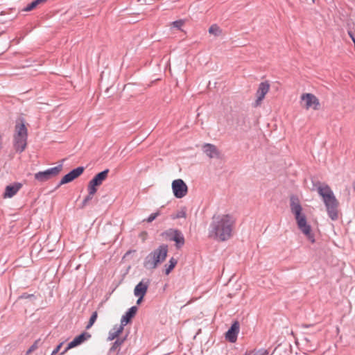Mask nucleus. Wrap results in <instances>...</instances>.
Listing matches in <instances>:
<instances>
[{
  "mask_svg": "<svg viewBox=\"0 0 355 355\" xmlns=\"http://www.w3.org/2000/svg\"><path fill=\"white\" fill-rule=\"evenodd\" d=\"M236 220L231 214H214L211 218L208 236L219 241H226L233 235Z\"/></svg>",
  "mask_w": 355,
  "mask_h": 355,
  "instance_id": "nucleus-1",
  "label": "nucleus"
},
{
  "mask_svg": "<svg viewBox=\"0 0 355 355\" xmlns=\"http://www.w3.org/2000/svg\"><path fill=\"white\" fill-rule=\"evenodd\" d=\"M314 187L322 198L329 217L332 220H336L338 218L339 202L336 198L333 191L329 185L321 184L319 182L314 184Z\"/></svg>",
  "mask_w": 355,
  "mask_h": 355,
  "instance_id": "nucleus-2",
  "label": "nucleus"
},
{
  "mask_svg": "<svg viewBox=\"0 0 355 355\" xmlns=\"http://www.w3.org/2000/svg\"><path fill=\"white\" fill-rule=\"evenodd\" d=\"M291 212L295 215L298 228L312 243H315L314 235L311 232V226L307 224L304 214H302V207L297 197L292 196L290 198Z\"/></svg>",
  "mask_w": 355,
  "mask_h": 355,
  "instance_id": "nucleus-3",
  "label": "nucleus"
},
{
  "mask_svg": "<svg viewBox=\"0 0 355 355\" xmlns=\"http://www.w3.org/2000/svg\"><path fill=\"white\" fill-rule=\"evenodd\" d=\"M168 254V245L162 244L149 253L144 259V267L148 270L155 269L165 261Z\"/></svg>",
  "mask_w": 355,
  "mask_h": 355,
  "instance_id": "nucleus-4",
  "label": "nucleus"
},
{
  "mask_svg": "<svg viewBox=\"0 0 355 355\" xmlns=\"http://www.w3.org/2000/svg\"><path fill=\"white\" fill-rule=\"evenodd\" d=\"M28 131L24 123H17L14 134V148L17 152L22 153L27 144Z\"/></svg>",
  "mask_w": 355,
  "mask_h": 355,
  "instance_id": "nucleus-5",
  "label": "nucleus"
},
{
  "mask_svg": "<svg viewBox=\"0 0 355 355\" xmlns=\"http://www.w3.org/2000/svg\"><path fill=\"white\" fill-rule=\"evenodd\" d=\"M62 169V166L60 164L44 171H40L35 174V179L40 182H46L53 177L58 175Z\"/></svg>",
  "mask_w": 355,
  "mask_h": 355,
  "instance_id": "nucleus-6",
  "label": "nucleus"
},
{
  "mask_svg": "<svg viewBox=\"0 0 355 355\" xmlns=\"http://www.w3.org/2000/svg\"><path fill=\"white\" fill-rule=\"evenodd\" d=\"M166 239L175 242L177 248H180L184 244V237L178 230L169 229L163 233Z\"/></svg>",
  "mask_w": 355,
  "mask_h": 355,
  "instance_id": "nucleus-7",
  "label": "nucleus"
},
{
  "mask_svg": "<svg viewBox=\"0 0 355 355\" xmlns=\"http://www.w3.org/2000/svg\"><path fill=\"white\" fill-rule=\"evenodd\" d=\"M171 187L173 195L177 198H182L188 193V187L182 179L173 180Z\"/></svg>",
  "mask_w": 355,
  "mask_h": 355,
  "instance_id": "nucleus-8",
  "label": "nucleus"
},
{
  "mask_svg": "<svg viewBox=\"0 0 355 355\" xmlns=\"http://www.w3.org/2000/svg\"><path fill=\"white\" fill-rule=\"evenodd\" d=\"M84 170L85 168L83 166H79L73 169L61 179L58 187L72 182L73 180L78 178L84 172Z\"/></svg>",
  "mask_w": 355,
  "mask_h": 355,
  "instance_id": "nucleus-9",
  "label": "nucleus"
},
{
  "mask_svg": "<svg viewBox=\"0 0 355 355\" xmlns=\"http://www.w3.org/2000/svg\"><path fill=\"white\" fill-rule=\"evenodd\" d=\"M301 99L305 102L306 109L308 110L310 107L315 110L319 109V100L315 95L309 93L303 94L301 96Z\"/></svg>",
  "mask_w": 355,
  "mask_h": 355,
  "instance_id": "nucleus-10",
  "label": "nucleus"
},
{
  "mask_svg": "<svg viewBox=\"0 0 355 355\" xmlns=\"http://www.w3.org/2000/svg\"><path fill=\"white\" fill-rule=\"evenodd\" d=\"M91 337V335L87 332H83L79 336L74 338V339L71 341L66 349L60 354V355H62L65 354L68 350L70 349H72L73 347H76L82 343H83L85 341H86L87 339H89Z\"/></svg>",
  "mask_w": 355,
  "mask_h": 355,
  "instance_id": "nucleus-11",
  "label": "nucleus"
},
{
  "mask_svg": "<svg viewBox=\"0 0 355 355\" xmlns=\"http://www.w3.org/2000/svg\"><path fill=\"white\" fill-rule=\"evenodd\" d=\"M269 89L270 85L268 82H262L259 84L256 92L257 100L255 101V107L261 105V101L264 98L266 94L268 92Z\"/></svg>",
  "mask_w": 355,
  "mask_h": 355,
  "instance_id": "nucleus-12",
  "label": "nucleus"
},
{
  "mask_svg": "<svg viewBox=\"0 0 355 355\" xmlns=\"http://www.w3.org/2000/svg\"><path fill=\"white\" fill-rule=\"evenodd\" d=\"M240 324L238 321H234L228 331L226 332L225 337L231 343L236 342L239 332Z\"/></svg>",
  "mask_w": 355,
  "mask_h": 355,
  "instance_id": "nucleus-13",
  "label": "nucleus"
},
{
  "mask_svg": "<svg viewBox=\"0 0 355 355\" xmlns=\"http://www.w3.org/2000/svg\"><path fill=\"white\" fill-rule=\"evenodd\" d=\"M203 152L209 158H219L220 153L216 146L211 144H205L202 146Z\"/></svg>",
  "mask_w": 355,
  "mask_h": 355,
  "instance_id": "nucleus-14",
  "label": "nucleus"
},
{
  "mask_svg": "<svg viewBox=\"0 0 355 355\" xmlns=\"http://www.w3.org/2000/svg\"><path fill=\"white\" fill-rule=\"evenodd\" d=\"M148 286V279H146V281L144 279L141 280L135 288V295H141V297H144L147 293Z\"/></svg>",
  "mask_w": 355,
  "mask_h": 355,
  "instance_id": "nucleus-15",
  "label": "nucleus"
},
{
  "mask_svg": "<svg viewBox=\"0 0 355 355\" xmlns=\"http://www.w3.org/2000/svg\"><path fill=\"white\" fill-rule=\"evenodd\" d=\"M137 311V307L135 306H132L130 309H129L128 311L125 313V314L122 316L120 325L124 327L125 325H126L132 320V318H134V316L135 315Z\"/></svg>",
  "mask_w": 355,
  "mask_h": 355,
  "instance_id": "nucleus-16",
  "label": "nucleus"
},
{
  "mask_svg": "<svg viewBox=\"0 0 355 355\" xmlns=\"http://www.w3.org/2000/svg\"><path fill=\"white\" fill-rule=\"evenodd\" d=\"M109 172V169H105L98 173L90 180V182H92V183H93V184L95 186H101L103 181H105L107 178Z\"/></svg>",
  "mask_w": 355,
  "mask_h": 355,
  "instance_id": "nucleus-17",
  "label": "nucleus"
},
{
  "mask_svg": "<svg viewBox=\"0 0 355 355\" xmlns=\"http://www.w3.org/2000/svg\"><path fill=\"white\" fill-rule=\"evenodd\" d=\"M21 184L20 183H16L13 185H8L6 187L3 197L4 198H12L18 192V191L21 189Z\"/></svg>",
  "mask_w": 355,
  "mask_h": 355,
  "instance_id": "nucleus-18",
  "label": "nucleus"
},
{
  "mask_svg": "<svg viewBox=\"0 0 355 355\" xmlns=\"http://www.w3.org/2000/svg\"><path fill=\"white\" fill-rule=\"evenodd\" d=\"M123 327L121 325H115L112 329H111L109 332L108 340H113L116 338L123 331Z\"/></svg>",
  "mask_w": 355,
  "mask_h": 355,
  "instance_id": "nucleus-19",
  "label": "nucleus"
},
{
  "mask_svg": "<svg viewBox=\"0 0 355 355\" xmlns=\"http://www.w3.org/2000/svg\"><path fill=\"white\" fill-rule=\"evenodd\" d=\"M177 263L178 261L175 258H171L168 264L165 265V274L168 275L173 270Z\"/></svg>",
  "mask_w": 355,
  "mask_h": 355,
  "instance_id": "nucleus-20",
  "label": "nucleus"
},
{
  "mask_svg": "<svg viewBox=\"0 0 355 355\" xmlns=\"http://www.w3.org/2000/svg\"><path fill=\"white\" fill-rule=\"evenodd\" d=\"M124 339H120L118 338L115 340V342L113 343L112 346L110 347L109 350V354H111L114 352L117 351V352L119 353L120 347L123 343Z\"/></svg>",
  "mask_w": 355,
  "mask_h": 355,
  "instance_id": "nucleus-21",
  "label": "nucleus"
},
{
  "mask_svg": "<svg viewBox=\"0 0 355 355\" xmlns=\"http://www.w3.org/2000/svg\"><path fill=\"white\" fill-rule=\"evenodd\" d=\"M46 0H35L29 3L26 8H24V11L28 12L35 9L39 4L46 2Z\"/></svg>",
  "mask_w": 355,
  "mask_h": 355,
  "instance_id": "nucleus-22",
  "label": "nucleus"
},
{
  "mask_svg": "<svg viewBox=\"0 0 355 355\" xmlns=\"http://www.w3.org/2000/svg\"><path fill=\"white\" fill-rule=\"evenodd\" d=\"M209 33L215 36H218L222 33V30L216 24L211 25L209 28Z\"/></svg>",
  "mask_w": 355,
  "mask_h": 355,
  "instance_id": "nucleus-23",
  "label": "nucleus"
},
{
  "mask_svg": "<svg viewBox=\"0 0 355 355\" xmlns=\"http://www.w3.org/2000/svg\"><path fill=\"white\" fill-rule=\"evenodd\" d=\"M187 213L185 209H182L181 210L178 211L175 214H173L171 216V218L173 219H177L180 218H186Z\"/></svg>",
  "mask_w": 355,
  "mask_h": 355,
  "instance_id": "nucleus-24",
  "label": "nucleus"
},
{
  "mask_svg": "<svg viewBox=\"0 0 355 355\" xmlns=\"http://www.w3.org/2000/svg\"><path fill=\"white\" fill-rule=\"evenodd\" d=\"M97 317H98V313L96 311H94L91 317H90V319H89V321L86 327V329H89L92 327V326L94 324V322H96V319H97Z\"/></svg>",
  "mask_w": 355,
  "mask_h": 355,
  "instance_id": "nucleus-25",
  "label": "nucleus"
},
{
  "mask_svg": "<svg viewBox=\"0 0 355 355\" xmlns=\"http://www.w3.org/2000/svg\"><path fill=\"white\" fill-rule=\"evenodd\" d=\"M97 186H95L89 181L87 187L88 193H90V195H94L97 191Z\"/></svg>",
  "mask_w": 355,
  "mask_h": 355,
  "instance_id": "nucleus-26",
  "label": "nucleus"
},
{
  "mask_svg": "<svg viewBox=\"0 0 355 355\" xmlns=\"http://www.w3.org/2000/svg\"><path fill=\"white\" fill-rule=\"evenodd\" d=\"M40 343V340H37L34 342V343L30 347V348L26 352V354H31V352H34L35 349H37L38 345Z\"/></svg>",
  "mask_w": 355,
  "mask_h": 355,
  "instance_id": "nucleus-27",
  "label": "nucleus"
},
{
  "mask_svg": "<svg viewBox=\"0 0 355 355\" xmlns=\"http://www.w3.org/2000/svg\"><path fill=\"white\" fill-rule=\"evenodd\" d=\"M160 213L159 211H157L155 213H153V214H151L148 218L147 219H146L145 220L147 221L148 223H151L153 222L158 216H159Z\"/></svg>",
  "mask_w": 355,
  "mask_h": 355,
  "instance_id": "nucleus-28",
  "label": "nucleus"
},
{
  "mask_svg": "<svg viewBox=\"0 0 355 355\" xmlns=\"http://www.w3.org/2000/svg\"><path fill=\"white\" fill-rule=\"evenodd\" d=\"M183 24H184L183 20H178V21H175L172 23V26L174 28H176L177 29H180L181 27L183 26Z\"/></svg>",
  "mask_w": 355,
  "mask_h": 355,
  "instance_id": "nucleus-29",
  "label": "nucleus"
},
{
  "mask_svg": "<svg viewBox=\"0 0 355 355\" xmlns=\"http://www.w3.org/2000/svg\"><path fill=\"white\" fill-rule=\"evenodd\" d=\"M93 196L94 195H90V193H88L83 202V206H85L87 203L93 198Z\"/></svg>",
  "mask_w": 355,
  "mask_h": 355,
  "instance_id": "nucleus-30",
  "label": "nucleus"
},
{
  "mask_svg": "<svg viewBox=\"0 0 355 355\" xmlns=\"http://www.w3.org/2000/svg\"><path fill=\"white\" fill-rule=\"evenodd\" d=\"M62 344L63 343H60L54 349L53 351L51 353V355H55L56 354H58L59 352V351L60 350L62 346Z\"/></svg>",
  "mask_w": 355,
  "mask_h": 355,
  "instance_id": "nucleus-31",
  "label": "nucleus"
},
{
  "mask_svg": "<svg viewBox=\"0 0 355 355\" xmlns=\"http://www.w3.org/2000/svg\"><path fill=\"white\" fill-rule=\"evenodd\" d=\"M33 296H34V295H32V294L28 295V294H26V293H24V294H23L20 297H21V298H28V297H33Z\"/></svg>",
  "mask_w": 355,
  "mask_h": 355,
  "instance_id": "nucleus-32",
  "label": "nucleus"
},
{
  "mask_svg": "<svg viewBox=\"0 0 355 355\" xmlns=\"http://www.w3.org/2000/svg\"><path fill=\"white\" fill-rule=\"evenodd\" d=\"M135 296L139 297L137 301V304H139L141 303V302L142 301L144 297H141V295H135Z\"/></svg>",
  "mask_w": 355,
  "mask_h": 355,
  "instance_id": "nucleus-33",
  "label": "nucleus"
},
{
  "mask_svg": "<svg viewBox=\"0 0 355 355\" xmlns=\"http://www.w3.org/2000/svg\"><path fill=\"white\" fill-rule=\"evenodd\" d=\"M116 355H120L119 352H117V354Z\"/></svg>",
  "mask_w": 355,
  "mask_h": 355,
  "instance_id": "nucleus-34",
  "label": "nucleus"
},
{
  "mask_svg": "<svg viewBox=\"0 0 355 355\" xmlns=\"http://www.w3.org/2000/svg\"><path fill=\"white\" fill-rule=\"evenodd\" d=\"M312 1H313V2H314V1H315V0H312Z\"/></svg>",
  "mask_w": 355,
  "mask_h": 355,
  "instance_id": "nucleus-35",
  "label": "nucleus"
}]
</instances>
